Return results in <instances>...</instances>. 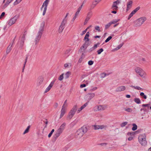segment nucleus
Wrapping results in <instances>:
<instances>
[{
    "instance_id": "53",
    "label": "nucleus",
    "mask_w": 151,
    "mask_h": 151,
    "mask_svg": "<svg viewBox=\"0 0 151 151\" xmlns=\"http://www.w3.org/2000/svg\"><path fill=\"white\" fill-rule=\"evenodd\" d=\"M93 61L91 60L88 62V63L89 65H91L93 64Z\"/></svg>"
},
{
    "instance_id": "27",
    "label": "nucleus",
    "mask_w": 151,
    "mask_h": 151,
    "mask_svg": "<svg viewBox=\"0 0 151 151\" xmlns=\"http://www.w3.org/2000/svg\"><path fill=\"white\" fill-rule=\"evenodd\" d=\"M71 63H66L64 64V66L65 68H69L71 66Z\"/></svg>"
},
{
    "instance_id": "54",
    "label": "nucleus",
    "mask_w": 151,
    "mask_h": 151,
    "mask_svg": "<svg viewBox=\"0 0 151 151\" xmlns=\"http://www.w3.org/2000/svg\"><path fill=\"white\" fill-rule=\"evenodd\" d=\"M99 43H97V44L93 46L94 48L95 49H96L98 46L99 45Z\"/></svg>"
},
{
    "instance_id": "35",
    "label": "nucleus",
    "mask_w": 151,
    "mask_h": 151,
    "mask_svg": "<svg viewBox=\"0 0 151 151\" xmlns=\"http://www.w3.org/2000/svg\"><path fill=\"white\" fill-rule=\"evenodd\" d=\"M64 74L63 73L62 74L60 75V76L58 78V79L60 81H62L63 79Z\"/></svg>"
},
{
    "instance_id": "22",
    "label": "nucleus",
    "mask_w": 151,
    "mask_h": 151,
    "mask_svg": "<svg viewBox=\"0 0 151 151\" xmlns=\"http://www.w3.org/2000/svg\"><path fill=\"white\" fill-rule=\"evenodd\" d=\"M130 86V87L132 88H134V89H136V90H141L142 91H143V88H141L139 86H133V85H132V86Z\"/></svg>"
},
{
    "instance_id": "45",
    "label": "nucleus",
    "mask_w": 151,
    "mask_h": 151,
    "mask_svg": "<svg viewBox=\"0 0 151 151\" xmlns=\"http://www.w3.org/2000/svg\"><path fill=\"white\" fill-rule=\"evenodd\" d=\"M135 134V132H128L127 134L128 136H134Z\"/></svg>"
},
{
    "instance_id": "33",
    "label": "nucleus",
    "mask_w": 151,
    "mask_h": 151,
    "mask_svg": "<svg viewBox=\"0 0 151 151\" xmlns=\"http://www.w3.org/2000/svg\"><path fill=\"white\" fill-rule=\"evenodd\" d=\"M30 128V126H28L27 127V129H26V130L24 131L23 132V134H26V133H28L29 131Z\"/></svg>"
},
{
    "instance_id": "5",
    "label": "nucleus",
    "mask_w": 151,
    "mask_h": 151,
    "mask_svg": "<svg viewBox=\"0 0 151 151\" xmlns=\"http://www.w3.org/2000/svg\"><path fill=\"white\" fill-rule=\"evenodd\" d=\"M50 0H46L44 2L41 8V10L43 11L42 15L44 16L46 13L48 5L49 2Z\"/></svg>"
},
{
    "instance_id": "3",
    "label": "nucleus",
    "mask_w": 151,
    "mask_h": 151,
    "mask_svg": "<svg viewBox=\"0 0 151 151\" xmlns=\"http://www.w3.org/2000/svg\"><path fill=\"white\" fill-rule=\"evenodd\" d=\"M146 20V18L145 17H140L134 22V26L135 27H139L144 23Z\"/></svg>"
},
{
    "instance_id": "36",
    "label": "nucleus",
    "mask_w": 151,
    "mask_h": 151,
    "mask_svg": "<svg viewBox=\"0 0 151 151\" xmlns=\"http://www.w3.org/2000/svg\"><path fill=\"white\" fill-rule=\"evenodd\" d=\"M101 0H95V1L93 2V4L94 6H96V4L99 3Z\"/></svg>"
},
{
    "instance_id": "52",
    "label": "nucleus",
    "mask_w": 151,
    "mask_h": 151,
    "mask_svg": "<svg viewBox=\"0 0 151 151\" xmlns=\"http://www.w3.org/2000/svg\"><path fill=\"white\" fill-rule=\"evenodd\" d=\"M71 50V49H67L65 52V54H68L69 52H70Z\"/></svg>"
},
{
    "instance_id": "26",
    "label": "nucleus",
    "mask_w": 151,
    "mask_h": 151,
    "mask_svg": "<svg viewBox=\"0 0 151 151\" xmlns=\"http://www.w3.org/2000/svg\"><path fill=\"white\" fill-rule=\"evenodd\" d=\"M124 110L128 112H132V110L130 108L126 107L124 109Z\"/></svg>"
},
{
    "instance_id": "58",
    "label": "nucleus",
    "mask_w": 151,
    "mask_h": 151,
    "mask_svg": "<svg viewBox=\"0 0 151 151\" xmlns=\"http://www.w3.org/2000/svg\"><path fill=\"white\" fill-rule=\"evenodd\" d=\"M106 76V74L105 73H103L101 74V77L102 78H104Z\"/></svg>"
},
{
    "instance_id": "42",
    "label": "nucleus",
    "mask_w": 151,
    "mask_h": 151,
    "mask_svg": "<svg viewBox=\"0 0 151 151\" xmlns=\"http://www.w3.org/2000/svg\"><path fill=\"white\" fill-rule=\"evenodd\" d=\"M108 145L107 143L105 142L99 144L100 145H101V146L104 147H107Z\"/></svg>"
},
{
    "instance_id": "60",
    "label": "nucleus",
    "mask_w": 151,
    "mask_h": 151,
    "mask_svg": "<svg viewBox=\"0 0 151 151\" xmlns=\"http://www.w3.org/2000/svg\"><path fill=\"white\" fill-rule=\"evenodd\" d=\"M80 12L78 11H77V12L75 13L74 16H75L76 17H78L79 15Z\"/></svg>"
},
{
    "instance_id": "4",
    "label": "nucleus",
    "mask_w": 151,
    "mask_h": 151,
    "mask_svg": "<svg viewBox=\"0 0 151 151\" xmlns=\"http://www.w3.org/2000/svg\"><path fill=\"white\" fill-rule=\"evenodd\" d=\"M77 110V107L76 105L74 106L69 112L67 116V119L70 120L75 114Z\"/></svg>"
},
{
    "instance_id": "8",
    "label": "nucleus",
    "mask_w": 151,
    "mask_h": 151,
    "mask_svg": "<svg viewBox=\"0 0 151 151\" xmlns=\"http://www.w3.org/2000/svg\"><path fill=\"white\" fill-rule=\"evenodd\" d=\"M18 17L17 16H15L11 18L8 22V24L9 26H11L16 22L17 19Z\"/></svg>"
},
{
    "instance_id": "19",
    "label": "nucleus",
    "mask_w": 151,
    "mask_h": 151,
    "mask_svg": "<svg viewBox=\"0 0 151 151\" xmlns=\"http://www.w3.org/2000/svg\"><path fill=\"white\" fill-rule=\"evenodd\" d=\"M44 80L42 76H40L38 78L37 84L38 86H40L43 83Z\"/></svg>"
},
{
    "instance_id": "15",
    "label": "nucleus",
    "mask_w": 151,
    "mask_h": 151,
    "mask_svg": "<svg viewBox=\"0 0 151 151\" xmlns=\"http://www.w3.org/2000/svg\"><path fill=\"white\" fill-rule=\"evenodd\" d=\"M133 2L132 0H129L127 3V11L129 10L132 7Z\"/></svg>"
},
{
    "instance_id": "59",
    "label": "nucleus",
    "mask_w": 151,
    "mask_h": 151,
    "mask_svg": "<svg viewBox=\"0 0 151 151\" xmlns=\"http://www.w3.org/2000/svg\"><path fill=\"white\" fill-rule=\"evenodd\" d=\"M5 14V13L4 12H3L2 13V14H1L0 16V19H1L2 17L4 16Z\"/></svg>"
},
{
    "instance_id": "1",
    "label": "nucleus",
    "mask_w": 151,
    "mask_h": 151,
    "mask_svg": "<svg viewBox=\"0 0 151 151\" xmlns=\"http://www.w3.org/2000/svg\"><path fill=\"white\" fill-rule=\"evenodd\" d=\"M87 131L86 127H82L76 132L75 135L76 138L78 139H80L86 132Z\"/></svg>"
},
{
    "instance_id": "41",
    "label": "nucleus",
    "mask_w": 151,
    "mask_h": 151,
    "mask_svg": "<svg viewBox=\"0 0 151 151\" xmlns=\"http://www.w3.org/2000/svg\"><path fill=\"white\" fill-rule=\"evenodd\" d=\"M127 122H123L122 123L120 124V126L122 127H124L127 124Z\"/></svg>"
},
{
    "instance_id": "17",
    "label": "nucleus",
    "mask_w": 151,
    "mask_h": 151,
    "mask_svg": "<svg viewBox=\"0 0 151 151\" xmlns=\"http://www.w3.org/2000/svg\"><path fill=\"white\" fill-rule=\"evenodd\" d=\"M139 142H145L146 141V136L144 134L141 135L138 138Z\"/></svg>"
},
{
    "instance_id": "28",
    "label": "nucleus",
    "mask_w": 151,
    "mask_h": 151,
    "mask_svg": "<svg viewBox=\"0 0 151 151\" xmlns=\"http://www.w3.org/2000/svg\"><path fill=\"white\" fill-rule=\"evenodd\" d=\"M67 100H66L65 101L64 103V104H63V106H62V107L66 109V108L68 106V104L67 103Z\"/></svg>"
},
{
    "instance_id": "48",
    "label": "nucleus",
    "mask_w": 151,
    "mask_h": 151,
    "mask_svg": "<svg viewBox=\"0 0 151 151\" xmlns=\"http://www.w3.org/2000/svg\"><path fill=\"white\" fill-rule=\"evenodd\" d=\"M111 24L110 22H109L105 25V29H107L109 28L111 25Z\"/></svg>"
},
{
    "instance_id": "43",
    "label": "nucleus",
    "mask_w": 151,
    "mask_h": 151,
    "mask_svg": "<svg viewBox=\"0 0 151 151\" xmlns=\"http://www.w3.org/2000/svg\"><path fill=\"white\" fill-rule=\"evenodd\" d=\"M92 15V13L91 12H89L87 14V17L91 18Z\"/></svg>"
},
{
    "instance_id": "61",
    "label": "nucleus",
    "mask_w": 151,
    "mask_h": 151,
    "mask_svg": "<svg viewBox=\"0 0 151 151\" xmlns=\"http://www.w3.org/2000/svg\"><path fill=\"white\" fill-rule=\"evenodd\" d=\"M133 137L132 136H131L128 138V140L129 141H131L132 140Z\"/></svg>"
},
{
    "instance_id": "62",
    "label": "nucleus",
    "mask_w": 151,
    "mask_h": 151,
    "mask_svg": "<svg viewBox=\"0 0 151 151\" xmlns=\"http://www.w3.org/2000/svg\"><path fill=\"white\" fill-rule=\"evenodd\" d=\"M86 85L85 84H81L80 85V87L81 88H82L84 87H86Z\"/></svg>"
},
{
    "instance_id": "31",
    "label": "nucleus",
    "mask_w": 151,
    "mask_h": 151,
    "mask_svg": "<svg viewBox=\"0 0 151 151\" xmlns=\"http://www.w3.org/2000/svg\"><path fill=\"white\" fill-rule=\"evenodd\" d=\"M25 40V36H23L22 37L21 41L20 43L21 47H22L24 44V40Z\"/></svg>"
},
{
    "instance_id": "7",
    "label": "nucleus",
    "mask_w": 151,
    "mask_h": 151,
    "mask_svg": "<svg viewBox=\"0 0 151 151\" xmlns=\"http://www.w3.org/2000/svg\"><path fill=\"white\" fill-rule=\"evenodd\" d=\"M122 0H117L114 1L111 6V8L113 10H117L119 8L117 5L120 4Z\"/></svg>"
},
{
    "instance_id": "12",
    "label": "nucleus",
    "mask_w": 151,
    "mask_h": 151,
    "mask_svg": "<svg viewBox=\"0 0 151 151\" xmlns=\"http://www.w3.org/2000/svg\"><path fill=\"white\" fill-rule=\"evenodd\" d=\"M45 25V22H43L41 23L39 28L38 32L42 34Z\"/></svg>"
},
{
    "instance_id": "37",
    "label": "nucleus",
    "mask_w": 151,
    "mask_h": 151,
    "mask_svg": "<svg viewBox=\"0 0 151 151\" xmlns=\"http://www.w3.org/2000/svg\"><path fill=\"white\" fill-rule=\"evenodd\" d=\"M132 126H133L132 128V129L133 131L136 130L137 129V126L135 124H133Z\"/></svg>"
},
{
    "instance_id": "25",
    "label": "nucleus",
    "mask_w": 151,
    "mask_h": 151,
    "mask_svg": "<svg viewBox=\"0 0 151 151\" xmlns=\"http://www.w3.org/2000/svg\"><path fill=\"white\" fill-rule=\"evenodd\" d=\"M123 44V43H122L120 44L119 45H118L116 48L114 49L113 50V51H115L118 50L122 47Z\"/></svg>"
},
{
    "instance_id": "32",
    "label": "nucleus",
    "mask_w": 151,
    "mask_h": 151,
    "mask_svg": "<svg viewBox=\"0 0 151 151\" xmlns=\"http://www.w3.org/2000/svg\"><path fill=\"white\" fill-rule=\"evenodd\" d=\"M134 101L137 104H139L141 103L140 99L138 98H136L134 99Z\"/></svg>"
},
{
    "instance_id": "14",
    "label": "nucleus",
    "mask_w": 151,
    "mask_h": 151,
    "mask_svg": "<svg viewBox=\"0 0 151 151\" xmlns=\"http://www.w3.org/2000/svg\"><path fill=\"white\" fill-rule=\"evenodd\" d=\"M140 9V7L138 6L131 13L129 14L128 19H130L134 14L138 10Z\"/></svg>"
},
{
    "instance_id": "63",
    "label": "nucleus",
    "mask_w": 151,
    "mask_h": 151,
    "mask_svg": "<svg viewBox=\"0 0 151 151\" xmlns=\"http://www.w3.org/2000/svg\"><path fill=\"white\" fill-rule=\"evenodd\" d=\"M141 142V144L142 145H146V142Z\"/></svg>"
},
{
    "instance_id": "16",
    "label": "nucleus",
    "mask_w": 151,
    "mask_h": 151,
    "mask_svg": "<svg viewBox=\"0 0 151 151\" xmlns=\"http://www.w3.org/2000/svg\"><path fill=\"white\" fill-rule=\"evenodd\" d=\"M55 81H52L50 83L48 86L45 89L44 92V93H46L47 92L50 90L51 88L52 87V86H53L54 84L55 83Z\"/></svg>"
},
{
    "instance_id": "46",
    "label": "nucleus",
    "mask_w": 151,
    "mask_h": 151,
    "mask_svg": "<svg viewBox=\"0 0 151 151\" xmlns=\"http://www.w3.org/2000/svg\"><path fill=\"white\" fill-rule=\"evenodd\" d=\"M95 29L96 31H98L99 32H100V28L99 26H96L95 27Z\"/></svg>"
},
{
    "instance_id": "55",
    "label": "nucleus",
    "mask_w": 151,
    "mask_h": 151,
    "mask_svg": "<svg viewBox=\"0 0 151 151\" xmlns=\"http://www.w3.org/2000/svg\"><path fill=\"white\" fill-rule=\"evenodd\" d=\"M9 4V3H8V2L7 1L4 5V8H5Z\"/></svg>"
},
{
    "instance_id": "6",
    "label": "nucleus",
    "mask_w": 151,
    "mask_h": 151,
    "mask_svg": "<svg viewBox=\"0 0 151 151\" xmlns=\"http://www.w3.org/2000/svg\"><path fill=\"white\" fill-rule=\"evenodd\" d=\"M106 107V106L104 105H99L93 107V110L94 111H103L105 109Z\"/></svg>"
},
{
    "instance_id": "57",
    "label": "nucleus",
    "mask_w": 151,
    "mask_h": 151,
    "mask_svg": "<svg viewBox=\"0 0 151 151\" xmlns=\"http://www.w3.org/2000/svg\"><path fill=\"white\" fill-rule=\"evenodd\" d=\"M87 30V29H86L85 30L83 31L82 32L81 34V35H83L86 32Z\"/></svg>"
},
{
    "instance_id": "13",
    "label": "nucleus",
    "mask_w": 151,
    "mask_h": 151,
    "mask_svg": "<svg viewBox=\"0 0 151 151\" xmlns=\"http://www.w3.org/2000/svg\"><path fill=\"white\" fill-rule=\"evenodd\" d=\"M126 89L125 86H121L117 87L115 89V91L117 92H120L124 91Z\"/></svg>"
},
{
    "instance_id": "24",
    "label": "nucleus",
    "mask_w": 151,
    "mask_h": 151,
    "mask_svg": "<svg viewBox=\"0 0 151 151\" xmlns=\"http://www.w3.org/2000/svg\"><path fill=\"white\" fill-rule=\"evenodd\" d=\"M12 44H10L8 46V47L7 48L6 51V53L7 54H9L11 51L12 50Z\"/></svg>"
},
{
    "instance_id": "18",
    "label": "nucleus",
    "mask_w": 151,
    "mask_h": 151,
    "mask_svg": "<svg viewBox=\"0 0 151 151\" xmlns=\"http://www.w3.org/2000/svg\"><path fill=\"white\" fill-rule=\"evenodd\" d=\"M90 33L89 32H87L86 35H85V37H84V40L85 41V43H88L89 44V39L88 38V37L89 36Z\"/></svg>"
},
{
    "instance_id": "10",
    "label": "nucleus",
    "mask_w": 151,
    "mask_h": 151,
    "mask_svg": "<svg viewBox=\"0 0 151 151\" xmlns=\"http://www.w3.org/2000/svg\"><path fill=\"white\" fill-rule=\"evenodd\" d=\"M95 96V94L94 93H91L87 94L85 97L86 99L88 100H90Z\"/></svg>"
},
{
    "instance_id": "40",
    "label": "nucleus",
    "mask_w": 151,
    "mask_h": 151,
    "mask_svg": "<svg viewBox=\"0 0 151 151\" xmlns=\"http://www.w3.org/2000/svg\"><path fill=\"white\" fill-rule=\"evenodd\" d=\"M70 74H71V73L70 71H68V72H67L65 74L66 78H68L69 77Z\"/></svg>"
},
{
    "instance_id": "20",
    "label": "nucleus",
    "mask_w": 151,
    "mask_h": 151,
    "mask_svg": "<svg viewBox=\"0 0 151 151\" xmlns=\"http://www.w3.org/2000/svg\"><path fill=\"white\" fill-rule=\"evenodd\" d=\"M89 45V44L86 43L83 45L82 46H81L80 49V50L81 51H85V50L87 48V47Z\"/></svg>"
},
{
    "instance_id": "51",
    "label": "nucleus",
    "mask_w": 151,
    "mask_h": 151,
    "mask_svg": "<svg viewBox=\"0 0 151 151\" xmlns=\"http://www.w3.org/2000/svg\"><path fill=\"white\" fill-rule=\"evenodd\" d=\"M112 37L111 36H110L108 38L105 40V42H109L111 38Z\"/></svg>"
},
{
    "instance_id": "29",
    "label": "nucleus",
    "mask_w": 151,
    "mask_h": 151,
    "mask_svg": "<svg viewBox=\"0 0 151 151\" xmlns=\"http://www.w3.org/2000/svg\"><path fill=\"white\" fill-rule=\"evenodd\" d=\"M67 21V20L66 19H64L62 22H61V25L63 27H65V24L66 23Z\"/></svg>"
},
{
    "instance_id": "39",
    "label": "nucleus",
    "mask_w": 151,
    "mask_h": 151,
    "mask_svg": "<svg viewBox=\"0 0 151 151\" xmlns=\"http://www.w3.org/2000/svg\"><path fill=\"white\" fill-rule=\"evenodd\" d=\"M22 0H16V1L14 2L13 4L14 5H16L19 3Z\"/></svg>"
},
{
    "instance_id": "9",
    "label": "nucleus",
    "mask_w": 151,
    "mask_h": 151,
    "mask_svg": "<svg viewBox=\"0 0 151 151\" xmlns=\"http://www.w3.org/2000/svg\"><path fill=\"white\" fill-rule=\"evenodd\" d=\"M94 129L95 130H97L99 129H106L107 127L106 125H95L93 126Z\"/></svg>"
},
{
    "instance_id": "64",
    "label": "nucleus",
    "mask_w": 151,
    "mask_h": 151,
    "mask_svg": "<svg viewBox=\"0 0 151 151\" xmlns=\"http://www.w3.org/2000/svg\"><path fill=\"white\" fill-rule=\"evenodd\" d=\"M90 18L87 17L86 16V17L85 19V20L88 22V21L89 20Z\"/></svg>"
},
{
    "instance_id": "50",
    "label": "nucleus",
    "mask_w": 151,
    "mask_h": 151,
    "mask_svg": "<svg viewBox=\"0 0 151 151\" xmlns=\"http://www.w3.org/2000/svg\"><path fill=\"white\" fill-rule=\"evenodd\" d=\"M77 17L74 16L71 20V22L73 23L74 22Z\"/></svg>"
},
{
    "instance_id": "2",
    "label": "nucleus",
    "mask_w": 151,
    "mask_h": 151,
    "mask_svg": "<svg viewBox=\"0 0 151 151\" xmlns=\"http://www.w3.org/2000/svg\"><path fill=\"white\" fill-rule=\"evenodd\" d=\"M135 73L139 76L142 78H145L147 76L146 72L141 68L137 67L134 69Z\"/></svg>"
},
{
    "instance_id": "23",
    "label": "nucleus",
    "mask_w": 151,
    "mask_h": 151,
    "mask_svg": "<svg viewBox=\"0 0 151 151\" xmlns=\"http://www.w3.org/2000/svg\"><path fill=\"white\" fill-rule=\"evenodd\" d=\"M87 105V103H86L83 105L80 108H79L77 111L78 113H79L81 110L84 108Z\"/></svg>"
},
{
    "instance_id": "30",
    "label": "nucleus",
    "mask_w": 151,
    "mask_h": 151,
    "mask_svg": "<svg viewBox=\"0 0 151 151\" xmlns=\"http://www.w3.org/2000/svg\"><path fill=\"white\" fill-rule=\"evenodd\" d=\"M65 125L66 123H63L60 126L59 128L61 129V130H63L65 128Z\"/></svg>"
},
{
    "instance_id": "38",
    "label": "nucleus",
    "mask_w": 151,
    "mask_h": 151,
    "mask_svg": "<svg viewBox=\"0 0 151 151\" xmlns=\"http://www.w3.org/2000/svg\"><path fill=\"white\" fill-rule=\"evenodd\" d=\"M120 20V19H114L112 21L110 22L111 23V24H114L119 22Z\"/></svg>"
},
{
    "instance_id": "44",
    "label": "nucleus",
    "mask_w": 151,
    "mask_h": 151,
    "mask_svg": "<svg viewBox=\"0 0 151 151\" xmlns=\"http://www.w3.org/2000/svg\"><path fill=\"white\" fill-rule=\"evenodd\" d=\"M63 130H61V129L59 128L58 129V130L57 131L58 133V135H60V134L62 133Z\"/></svg>"
},
{
    "instance_id": "34",
    "label": "nucleus",
    "mask_w": 151,
    "mask_h": 151,
    "mask_svg": "<svg viewBox=\"0 0 151 151\" xmlns=\"http://www.w3.org/2000/svg\"><path fill=\"white\" fill-rule=\"evenodd\" d=\"M64 28V27H63L60 25V26L59 28V30H58L59 32L60 33H61L63 32Z\"/></svg>"
},
{
    "instance_id": "11",
    "label": "nucleus",
    "mask_w": 151,
    "mask_h": 151,
    "mask_svg": "<svg viewBox=\"0 0 151 151\" xmlns=\"http://www.w3.org/2000/svg\"><path fill=\"white\" fill-rule=\"evenodd\" d=\"M42 34L37 32V34L36 37L35 39L34 42L35 44H37L39 42V40L41 38Z\"/></svg>"
},
{
    "instance_id": "21",
    "label": "nucleus",
    "mask_w": 151,
    "mask_h": 151,
    "mask_svg": "<svg viewBox=\"0 0 151 151\" xmlns=\"http://www.w3.org/2000/svg\"><path fill=\"white\" fill-rule=\"evenodd\" d=\"M66 109L62 107L61 111V114L60 115V118H61L65 114Z\"/></svg>"
},
{
    "instance_id": "49",
    "label": "nucleus",
    "mask_w": 151,
    "mask_h": 151,
    "mask_svg": "<svg viewBox=\"0 0 151 151\" xmlns=\"http://www.w3.org/2000/svg\"><path fill=\"white\" fill-rule=\"evenodd\" d=\"M104 51V50L102 48H101L99 50H98L97 51L98 54L99 55L103 51Z\"/></svg>"
},
{
    "instance_id": "47",
    "label": "nucleus",
    "mask_w": 151,
    "mask_h": 151,
    "mask_svg": "<svg viewBox=\"0 0 151 151\" xmlns=\"http://www.w3.org/2000/svg\"><path fill=\"white\" fill-rule=\"evenodd\" d=\"M60 135H58V133L57 132L54 135L53 138L55 139H56Z\"/></svg>"
},
{
    "instance_id": "56",
    "label": "nucleus",
    "mask_w": 151,
    "mask_h": 151,
    "mask_svg": "<svg viewBox=\"0 0 151 151\" xmlns=\"http://www.w3.org/2000/svg\"><path fill=\"white\" fill-rule=\"evenodd\" d=\"M83 5V4H82L79 7V8L78 9L77 11L80 12L81 10V9Z\"/></svg>"
}]
</instances>
